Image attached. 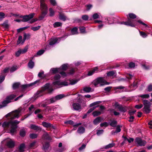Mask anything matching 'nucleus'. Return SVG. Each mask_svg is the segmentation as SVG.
Returning <instances> with one entry per match:
<instances>
[{
  "mask_svg": "<svg viewBox=\"0 0 152 152\" xmlns=\"http://www.w3.org/2000/svg\"><path fill=\"white\" fill-rule=\"evenodd\" d=\"M36 142L35 141H34L32 142L30 145L29 147L30 148H34L36 147Z\"/></svg>",
  "mask_w": 152,
  "mask_h": 152,
  "instance_id": "45",
  "label": "nucleus"
},
{
  "mask_svg": "<svg viewBox=\"0 0 152 152\" xmlns=\"http://www.w3.org/2000/svg\"><path fill=\"white\" fill-rule=\"evenodd\" d=\"M42 125L46 128H50L51 127V124L49 123H47L45 122H43L42 123Z\"/></svg>",
  "mask_w": 152,
  "mask_h": 152,
  "instance_id": "25",
  "label": "nucleus"
},
{
  "mask_svg": "<svg viewBox=\"0 0 152 152\" xmlns=\"http://www.w3.org/2000/svg\"><path fill=\"white\" fill-rule=\"evenodd\" d=\"M129 17L131 19H135L136 18V15L133 13H129Z\"/></svg>",
  "mask_w": 152,
  "mask_h": 152,
  "instance_id": "43",
  "label": "nucleus"
},
{
  "mask_svg": "<svg viewBox=\"0 0 152 152\" xmlns=\"http://www.w3.org/2000/svg\"><path fill=\"white\" fill-rule=\"evenodd\" d=\"M104 132V130L103 129H101L98 130L97 131L96 134L98 136H99L100 135L102 134Z\"/></svg>",
  "mask_w": 152,
  "mask_h": 152,
  "instance_id": "54",
  "label": "nucleus"
},
{
  "mask_svg": "<svg viewBox=\"0 0 152 152\" xmlns=\"http://www.w3.org/2000/svg\"><path fill=\"white\" fill-rule=\"evenodd\" d=\"M20 113V111H19L15 110L8 113L5 115V116L6 117L10 116L12 119L15 118H18L19 117Z\"/></svg>",
  "mask_w": 152,
  "mask_h": 152,
  "instance_id": "7",
  "label": "nucleus"
},
{
  "mask_svg": "<svg viewBox=\"0 0 152 152\" xmlns=\"http://www.w3.org/2000/svg\"><path fill=\"white\" fill-rule=\"evenodd\" d=\"M19 84L18 83H15L13 85L12 88L14 89H15L18 88L19 86Z\"/></svg>",
  "mask_w": 152,
  "mask_h": 152,
  "instance_id": "52",
  "label": "nucleus"
},
{
  "mask_svg": "<svg viewBox=\"0 0 152 152\" xmlns=\"http://www.w3.org/2000/svg\"><path fill=\"white\" fill-rule=\"evenodd\" d=\"M50 72L51 73L53 74H55L56 73L58 72L60 73L63 77H64L67 75V74L65 72L60 71V68H52L50 69Z\"/></svg>",
  "mask_w": 152,
  "mask_h": 152,
  "instance_id": "9",
  "label": "nucleus"
},
{
  "mask_svg": "<svg viewBox=\"0 0 152 152\" xmlns=\"http://www.w3.org/2000/svg\"><path fill=\"white\" fill-rule=\"evenodd\" d=\"M38 20V19L37 18L33 19L31 20H30L29 21V23H32L34 22L37 21Z\"/></svg>",
  "mask_w": 152,
  "mask_h": 152,
  "instance_id": "59",
  "label": "nucleus"
},
{
  "mask_svg": "<svg viewBox=\"0 0 152 152\" xmlns=\"http://www.w3.org/2000/svg\"><path fill=\"white\" fill-rule=\"evenodd\" d=\"M128 18V20L127 22H122L120 23L121 24H124L125 25L131 26L132 27H134L135 26V23L134 22V21Z\"/></svg>",
  "mask_w": 152,
  "mask_h": 152,
  "instance_id": "11",
  "label": "nucleus"
},
{
  "mask_svg": "<svg viewBox=\"0 0 152 152\" xmlns=\"http://www.w3.org/2000/svg\"><path fill=\"white\" fill-rule=\"evenodd\" d=\"M40 26H38L35 27H32L31 28V30L34 31H36L39 29L40 28Z\"/></svg>",
  "mask_w": 152,
  "mask_h": 152,
  "instance_id": "44",
  "label": "nucleus"
},
{
  "mask_svg": "<svg viewBox=\"0 0 152 152\" xmlns=\"http://www.w3.org/2000/svg\"><path fill=\"white\" fill-rule=\"evenodd\" d=\"M115 144L114 143H110L108 145H106L105 147V149H108L111 148L114 146Z\"/></svg>",
  "mask_w": 152,
  "mask_h": 152,
  "instance_id": "37",
  "label": "nucleus"
},
{
  "mask_svg": "<svg viewBox=\"0 0 152 152\" xmlns=\"http://www.w3.org/2000/svg\"><path fill=\"white\" fill-rule=\"evenodd\" d=\"M60 77V75L58 74L55 75L54 77V81L53 85L56 88H60L63 86H66L68 84V83L66 81L61 82L59 80Z\"/></svg>",
  "mask_w": 152,
  "mask_h": 152,
  "instance_id": "2",
  "label": "nucleus"
},
{
  "mask_svg": "<svg viewBox=\"0 0 152 152\" xmlns=\"http://www.w3.org/2000/svg\"><path fill=\"white\" fill-rule=\"evenodd\" d=\"M100 125L101 127L104 126L106 127L108 126V124L107 122H104L103 123H101Z\"/></svg>",
  "mask_w": 152,
  "mask_h": 152,
  "instance_id": "57",
  "label": "nucleus"
},
{
  "mask_svg": "<svg viewBox=\"0 0 152 152\" xmlns=\"http://www.w3.org/2000/svg\"><path fill=\"white\" fill-rule=\"evenodd\" d=\"M20 135L22 137H24L25 135L26 132L24 129L21 130L20 132Z\"/></svg>",
  "mask_w": 152,
  "mask_h": 152,
  "instance_id": "49",
  "label": "nucleus"
},
{
  "mask_svg": "<svg viewBox=\"0 0 152 152\" xmlns=\"http://www.w3.org/2000/svg\"><path fill=\"white\" fill-rule=\"evenodd\" d=\"M77 82L76 80H72L70 81V84L71 85H74L76 84Z\"/></svg>",
  "mask_w": 152,
  "mask_h": 152,
  "instance_id": "63",
  "label": "nucleus"
},
{
  "mask_svg": "<svg viewBox=\"0 0 152 152\" xmlns=\"http://www.w3.org/2000/svg\"><path fill=\"white\" fill-rule=\"evenodd\" d=\"M34 66V63L32 60H30L28 64V67L31 68L32 69Z\"/></svg>",
  "mask_w": 152,
  "mask_h": 152,
  "instance_id": "33",
  "label": "nucleus"
},
{
  "mask_svg": "<svg viewBox=\"0 0 152 152\" xmlns=\"http://www.w3.org/2000/svg\"><path fill=\"white\" fill-rule=\"evenodd\" d=\"M39 80H37L31 83L28 85H23L22 86V87L24 88H26L27 86H36L38 85V83L39 82Z\"/></svg>",
  "mask_w": 152,
  "mask_h": 152,
  "instance_id": "16",
  "label": "nucleus"
},
{
  "mask_svg": "<svg viewBox=\"0 0 152 152\" xmlns=\"http://www.w3.org/2000/svg\"><path fill=\"white\" fill-rule=\"evenodd\" d=\"M68 68V64H65L62 65L59 68H60V71L61 70H65Z\"/></svg>",
  "mask_w": 152,
  "mask_h": 152,
  "instance_id": "32",
  "label": "nucleus"
},
{
  "mask_svg": "<svg viewBox=\"0 0 152 152\" xmlns=\"http://www.w3.org/2000/svg\"><path fill=\"white\" fill-rule=\"evenodd\" d=\"M125 88V87L122 86H120L117 87H114V89L115 90L118 89H122Z\"/></svg>",
  "mask_w": 152,
  "mask_h": 152,
  "instance_id": "56",
  "label": "nucleus"
},
{
  "mask_svg": "<svg viewBox=\"0 0 152 152\" xmlns=\"http://www.w3.org/2000/svg\"><path fill=\"white\" fill-rule=\"evenodd\" d=\"M143 106L142 105V104H140L138 105H136L135 106V107L137 109H140Z\"/></svg>",
  "mask_w": 152,
  "mask_h": 152,
  "instance_id": "62",
  "label": "nucleus"
},
{
  "mask_svg": "<svg viewBox=\"0 0 152 152\" xmlns=\"http://www.w3.org/2000/svg\"><path fill=\"white\" fill-rule=\"evenodd\" d=\"M45 0H40V9L42 11L41 15L39 17V20L43 19L47 13V6L45 4Z\"/></svg>",
  "mask_w": 152,
  "mask_h": 152,
  "instance_id": "3",
  "label": "nucleus"
},
{
  "mask_svg": "<svg viewBox=\"0 0 152 152\" xmlns=\"http://www.w3.org/2000/svg\"><path fill=\"white\" fill-rule=\"evenodd\" d=\"M73 108L75 110H78L81 109L80 105L78 103H74L72 104Z\"/></svg>",
  "mask_w": 152,
  "mask_h": 152,
  "instance_id": "19",
  "label": "nucleus"
},
{
  "mask_svg": "<svg viewBox=\"0 0 152 152\" xmlns=\"http://www.w3.org/2000/svg\"><path fill=\"white\" fill-rule=\"evenodd\" d=\"M35 15L34 13L30 14L28 15H26L24 16H21L20 17L22 18V21L24 22H27L29 21L32 19Z\"/></svg>",
  "mask_w": 152,
  "mask_h": 152,
  "instance_id": "10",
  "label": "nucleus"
},
{
  "mask_svg": "<svg viewBox=\"0 0 152 152\" xmlns=\"http://www.w3.org/2000/svg\"><path fill=\"white\" fill-rule=\"evenodd\" d=\"M62 38H51L49 40V45H52L54 44L59 42L61 39Z\"/></svg>",
  "mask_w": 152,
  "mask_h": 152,
  "instance_id": "14",
  "label": "nucleus"
},
{
  "mask_svg": "<svg viewBox=\"0 0 152 152\" xmlns=\"http://www.w3.org/2000/svg\"><path fill=\"white\" fill-rule=\"evenodd\" d=\"M64 123L65 124H70L71 125H73L74 126H79L81 124V123H79L78 124H74V122L73 121L71 120L68 121H65L64 122Z\"/></svg>",
  "mask_w": 152,
  "mask_h": 152,
  "instance_id": "18",
  "label": "nucleus"
},
{
  "mask_svg": "<svg viewBox=\"0 0 152 152\" xmlns=\"http://www.w3.org/2000/svg\"><path fill=\"white\" fill-rule=\"evenodd\" d=\"M138 97L142 98H148L149 97V95L148 94L139 95Z\"/></svg>",
  "mask_w": 152,
  "mask_h": 152,
  "instance_id": "36",
  "label": "nucleus"
},
{
  "mask_svg": "<svg viewBox=\"0 0 152 152\" xmlns=\"http://www.w3.org/2000/svg\"><path fill=\"white\" fill-rule=\"evenodd\" d=\"M25 148V145L24 143L20 144L18 148L19 152H23Z\"/></svg>",
  "mask_w": 152,
  "mask_h": 152,
  "instance_id": "21",
  "label": "nucleus"
},
{
  "mask_svg": "<svg viewBox=\"0 0 152 152\" xmlns=\"http://www.w3.org/2000/svg\"><path fill=\"white\" fill-rule=\"evenodd\" d=\"M129 66L131 68H134L135 66V64L133 62H130L129 64Z\"/></svg>",
  "mask_w": 152,
  "mask_h": 152,
  "instance_id": "60",
  "label": "nucleus"
},
{
  "mask_svg": "<svg viewBox=\"0 0 152 152\" xmlns=\"http://www.w3.org/2000/svg\"><path fill=\"white\" fill-rule=\"evenodd\" d=\"M101 122V118L100 117H98L96 118L93 121L94 124L95 125H97Z\"/></svg>",
  "mask_w": 152,
  "mask_h": 152,
  "instance_id": "24",
  "label": "nucleus"
},
{
  "mask_svg": "<svg viewBox=\"0 0 152 152\" xmlns=\"http://www.w3.org/2000/svg\"><path fill=\"white\" fill-rule=\"evenodd\" d=\"M148 91L150 92L152 91V84L149 85L148 88Z\"/></svg>",
  "mask_w": 152,
  "mask_h": 152,
  "instance_id": "64",
  "label": "nucleus"
},
{
  "mask_svg": "<svg viewBox=\"0 0 152 152\" xmlns=\"http://www.w3.org/2000/svg\"><path fill=\"white\" fill-rule=\"evenodd\" d=\"M93 83L95 87L99 86H102L104 85H108L109 83L102 77H99L94 81Z\"/></svg>",
  "mask_w": 152,
  "mask_h": 152,
  "instance_id": "4",
  "label": "nucleus"
},
{
  "mask_svg": "<svg viewBox=\"0 0 152 152\" xmlns=\"http://www.w3.org/2000/svg\"><path fill=\"white\" fill-rule=\"evenodd\" d=\"M59 18L60 19L65 21L66 20V17L63 14L59 12Z\"/></svg>",
  "mask_w": 152,
  "mask_h": 152,
  "instance_id": "28",
  "label": "nucleus"
},
{
  "mask_svg": "<svg viewBox=\"0 0 152 152\" xmlns=\"http://www.w3.org/2000/svg\"><path fill=\"white\" fill-rule=\"evenodd\" d=\"M20 122L17 120L13 121H5L2 124V126L4 129H10V132L12 135L16 132L17 128V125Z\"/></svg>",
  "mask_w": 152,
  "mask_h": 152,
  "instance_id": "1",
  "label": "nucleus"
},
{
  "mask_svg": "<svg viewBox=\"0 0 152 152\" xmlns=\"http://www.w3.org/2000/svg\"><path fill=\"white\" fill-rule=\"evenodd\" d=\"M85 131V129L83 126H80L79 127L77 130V132L80 134L83 133Z\"/></svg>",
  "mask_w": 152,
  "mask_h": 152,
  "instance_id": "23",
  "label": "nucleus"
},
{
  "mask_svg": "<svg viewBox=\"0 0 152 152\" xmlns=\"http://www.w3.org/2000/svg\"><path fill=\"white\" fill-rule=\"evenodd\" d=\"M80 29L81 33H85V28L84 27H81L80 28Z\"/></svg>",
  "mask_w": 152,
  "mask_h": 152,
  "instance_id": "55",
  "label": "nucleus"
},
{
  "mask_svg": "<svg viewBox=\"0 0 152 152\" xmlns=\"http://www.w3.org/2000/svg\"><path fill=\"white\" fill-rule=\"evenodd\" d=\"M38 135L37 134L35 133L31 134L30 135V137L32 139H34L37 137Z\"/></svg>",
  "mask_w": 152,
  "mask_h": 152,
  "instance_id": "50",
  "label": "nucleus"
},
{
  "mask_svg": "<svg viewBox=\"0 0 152 152\" xmlns=\"http://www.w3.org/2000/svg\"><path fill=\"white\" fill-rule=\"evenodd\" d=\"M117 123L116 121L113 120L110 121V125L113 127H115L116 126Z\"/></svg>",
  "mask_w": 152,
  "mask_h": 152,
  "instance_id": "26",
  "label": "nucleus"
},
{
  "mask_svg": "<svg viewBox=\"0 0 152 152\" xmlns=\"http://www.w3.org/2000/svg\"><path fill=\"white\" fill-rule=\"evenodd\" d=\"M30 128L31 129L37 131H40L41 130V128L40 127L33 124H31L30 125Z\"/></svg>",
  "mask_w": 152,
  "mask_h": 152,
  "instance_id": "17",
  "label": "nucleus"
},
{
  "mask_svg": "<svg viewBox=\"0 0 152 152\" xmlns=\"http://www.w3.org/2000/svg\"><path fill=\"white\" fill-rule=\"evenodd\" d=\"M28 49L27 47H25L23 49H20L15 53V55L16 57H18L21 54H23L26 53Z\"/></svg>",
  "mask_w": 152,
  "mask_h": 152,
  "instance_id": "12",
  "label": "nucleus"
},
{
  "mask_svg": "<svg viewBox=\"0 0 152 152\" xmlns=\"http://www.w3.org/2000/svg\"><path fill=\"white\" fill-rule=\"evenodd\" d=\"M88 16L86 15H84L82 16V18L83 20H86L88 19Z\"/></svg>",
  "mask_w": 152,
  "mask_h": 152,
  "instance_id": "61",
  "label": "nucleus"
},
{
  "mask_svg": "<svg viewBox=\"0 0 152 152\" xmlns=\"http://www.w3.org/2000/svg\"><path fill=\"white\" fill-rule=\"evenodd\" d=\"M98 107V106H96L95 107H93L91 108L88 110V112H87V113L89 114V113H91L93 110H94L96 108V107Z\"/></svg>",
  "mask_w": 152,
  "mask_h": 152,
  "instance_id": "53",
  "label": "nucleus"
},
{
  "mask_svg": "<svg viewBox=\"0 0 152 152\" xmlns=\"http://www.w3.org/2000/svg\"><path fill=\"white\" fill-rule=\"evenodd\" d=\"M50 86V84L47 83L45 85L44 88L41 90L38 91L34 95V96L36 98L42 96L44 94V92L46 89H48Z\"/></svg>",
  "mask_w": 152,
  "mask_h": 152,
  "instance_id": "6",
  "label": "nucleus"
},
{
  "mask_svg": "<svg viewBox=\"0 0 152 152\" xmlns=\"http://www.w3.org/2000/svg\"><path fill=\"white\" fill-rule=\"evenodd\" d=\"M49 11L50 12V16H53L54 15L55 12L52 8H50L49 10Z\"/></svg>",
  "mask_w": 152,
  "mask_h": 152,
  "instance_id": "47",
  "label": "nucleus"
},
{
  "mask_svg": "<svg viewBox=\"0 0 152 152\" xmlns=\"http://www.w3.org/2000/svg\"><path fill=\"white\" fill-rule=\"evenodd\" d=\"M49 146V143L48 142H46L43 145V149L46 151L47 150Z\"/></svg>",
  "mask_w": 152,
  "mask_h": 152,
  "instance_id": "34",
  "label": "nucleus"
},
{
  "mask_svg": "<svg viewBox=\"0 0 152 152\" xmlns=\"http://www.w3.org/2000/svg\"><path fill=\"white\" fill-rule=\"evenodd\" d=\"M62 23L59 22H56L53 24V26L54 27L56 28L61 26L62 25Z\"/></svg>",
  "mask_w": 152,
  "mask_h": 152,
  "instance_id": "38",
  "label": "nucleus"
},
{
  "mask_svg": "<svg viewBox=\"0 0 152 152\" xmlns=\"http://www.w3.org/2000/svg\"><path fill=\"white\" fill-rule=\"evenodd\" d=\"M143 103L144 105L143 111L146 113H149L151 111L150 109L151 105L150 102L147 100H144L143 101Z\"/></svg>",
  "mask_w": 152,
  "mask_h": 152,
  "instance_id": "8",
  "label": "nucleus"
},
{
  "mask_svg": "<svg viewBox=\"0 0 152 152\" xmlns=\"http://www.w3.org/2000/svg\"><path fill=\"white\" fill-rule=\"evenodd\" d=\"M65 96L63 94H60L57 95L55 97H53L52 99L51 100L53 99H54V100H59L61 99H62L63 97H64Z\"/></svg>",
  "mask_w": 152,
  "mask_h": 152,
  "instance_id": "20",
  "label": "nucleus"
},
{
  "mask_svg": "<svg viewBox=\"0 0 152 152\" xmlns=\"http://www.w3.org/2000/svg\"><path fill=\"white\" fill-rule=\"evenodd\" d=\"M15 142L11 139H8L6 140V145L9 148H12L15 146Z\"/></svg>",
  "mask_w": 152,
  "mask_h": 152,
  "instance_id": "13",
  "label": "nucleus"
},
{
  "mask_svg": "<svg viewBox=\"0 0 152 152\" xmlns=\"http://www.w3.org/2000/svg\"><path fill=\"white\" fill-rule=\"evenodd\" d=\"M72 34L74 35L77 34V28L76 27H74L71 30Z\"/></svg>",
  "mask_w": 152,
  "mask_h": 152,
  "instance_id": "30",
  "label": "nucleus"
},
{
  "mask_svg": "<svg viewBox=\"0 0 152 152\" xmlns=\"http://www.w3.org/2000/svg\"><path fill=\"white\" fill-rule=\"evenodd\" d=\"M15 95H11L6 98V99L3 102L2 104H0V109L6 106L7 104L11 102V100L15 97Z\"/></svg>",
  "mask_w": 152,
  "mask_h": 152,
  "instance_id": "5",
  "label": "nucleus"
},
{
  "mask_svg": "<svg viewBox=\"0 0 152 152\" xmlns=\"http://www.w3.org/2000/svg\"><path fill=\"white\" fill-rule=\"evenodd\" d=\"M135 141L138 146H144L146 143V142L142 140L141 138H137L135 139Z\"/></svg>",
  "mask_w": 152,
  "mask_h": 152,
  "instance_id": "15",
  "label": "nucleus"
},
{
  "mask_svg": "<svg viewBox=\"0 0 152 152\" xmlns=\"http://www.w3.org/2000/svg\"><path fill=\"white\" fill-rule=\"evenodd\" d=\"M118 109L121 112H125L127 111V108L125 106H123L121 105L120 107L118 108Z\"/></svg>",
  "mask_w": 152,
  "mask_h": 152,
  "instance_id": "22",
  "label": "nucleus"
},
{
  "mask_svg": "<svg viewBox=\"0 0 152 152\" xmlns=\"http://www.w3.org/2000/svg\"><path fill=\"white\" fill-rule=\"evenodd\" d=\"M122 127L121 126L118 125L117 126L116 128V132L117 133L121 131V128Z\"/></svg>",
  "mask_w": 152,
  "mask_h": 152,
  "instance_id": "51",
  "label": "nucleus"
},
{
  "mask_svg": "<svg viewBox=\"0 0 152 152\" xmlns=\"http://www.w3.org/2000/svg\"><path fill=\"white\" fill-rule=\"evenodd\" d=\"M30 35L29 34H24L23 35V38L22 43L23 44L26 39H29L30 38Z\"/></svg>",
  "mask_w": 152,
  "mask_h": 152,
  "instance_id": "29",
  "label": "nucleus"
},
{
  "mask_svg": "<svg viewBox=\"0 0 152 152\" xmlns=\"http://www.w3.org/2000/svg\"><path fill=\"white\" fill-rule=\"evenodd\" d=\"M45 50H41L39 51L37 53V54L35 55V56H40L42 54L45 52Z\"/></svg>",
  "mask_w": 152,
  "mask_h": 152,
  "instance_id": "41",
  "label": "nucleus"
},
{
  "mask_svg": "<svg viewBox=\"0 0 152 152\" xmlns=\"http://www.w3.org/2000/svg\"><path fill=\"white\" fill-rule=\"evenodd\" d=\"M83 90L86 92H89L91 91V88L89 87H86L84 88Z\"/></svg>",
  "mask_w": 152,
  "mask_h": 152,
  "instance_id": "42",
  "label": "nucleus"
},
{
  "mask_svg": "<svg viewBox=\"0 0 152 152\" xmlns=\"http://www.w3.org/2000/svg\"><path fill=\"white\" fill-rule=\"evenodd\" d=\"M18 68V67L17 66L14 65L13 66L11 67L10 69V71L11 72H12L16 70Z\"/></svg>",
  "mask_w": 152,
  "mask_h": 152,
  "instance_id": "35",
  "label": "nucleus"
},
{
  "mask_svg": "<svg viewBox=\"0 0 152 152\" xmlns=\"http://www.w3.org/2000/svg\"><path fill=\"white\" fill-rule=\"evenodd\" d=\"M116 72L115 71H111L108 72L107 75L109 77H113L114 76Z\"/></svg>",
  "mask_w": 152,
  "mask_h": 152,
  "instance_id": "31",
  "label": "nucleus"
},
{
  "mask_svg": "<svg viewBox=\"0 0 152 152\" xmlns=\"http://www.w3.org/2000/svg\"><path fill=\"white\" fill-rule=\"evenodd\" d=\"M140 36L144 38L148 36L147 34L143 31H140Z\"/></svg>",
  "mask_w": 152,
  "mask_h": 152,
  "instance_id": "46",
  "label": "nucleus"
},
{
  "mask_svg": "<svg viewBox=\"0 0 152 152\" xmlns=\"http://www.w3.org/2000/svg\"><path fill=\"white\" fill-rule=\"evenodd\" d=\"M122 137L124 138V141L123 142L121 143V144L122 145H124V143H126V142L128 141V140H129V139L127 138L126 137H124V136H123Z\"/></svg>",
  "mask_w": 152,
  "mask_h": 152,
  "instance_id": "48",
  "label": "nucleus"
},
{
  "mask_svg": "<svg viewBox=\"0 0 152 152\" xmlns=\"http://www.w3.org/2000/svg\"><path fill=\"white\" fill-rule=\"evenodd\" d=\"M22 37L21 36H19L17 42V45H19L20 43H21L22 44H23L22 43Z\"/></svg>",
  "mask_w": 152,
  "mask_h": 152,
  "instance_id": "39",
  "label": "nucleus"
},
{
  "mask_svg": "<svg viewBox=\"0 0 152 152\" xmlns=\"http://www.w3.org/2000/svg\"><path fill=\"white\" fill-rule=\"evenodd\" d=\"M97 67H95L92 70L89 71L88 73V75L91 76L96 71H97L98 69Z\"/></svg>",
  "mask_w": 152,
  "mask_h": 152,
  "instance_id": "27",
  "label": "nucleus"
},
{
  "mask_svg": "<svg viewBox=\"0 0 152 152\" xmlns=\"http://www.w3.org/2000/svg\"><path fill=\"white\" fill-rule=\"evenodd\" d=\"M101 114V112L99 111H95L93 112L92 114L94 116H96Z\"/></svg>",
  "mask_w": 152,
  "mask_h": 152,
  "instance_id": "40",
  "label": "nucleus"
},
{
  "mask_svg": "<svg viewBox=\"0 0 152 152\" xmlns=\"http://www.w3.org/2000/svg\"><path fill=\"white\" fill-rule=\"evenodd\" d=\"M137 22L142 24V25L144 26L145 27H148V25L143 23L141 20H139L137 21Z\"/></svg>",
  "mask_w": 152,
  "mask_h": 152,
  "instance_id": "58",
  "label": "nucleus"
}]
</instances>
